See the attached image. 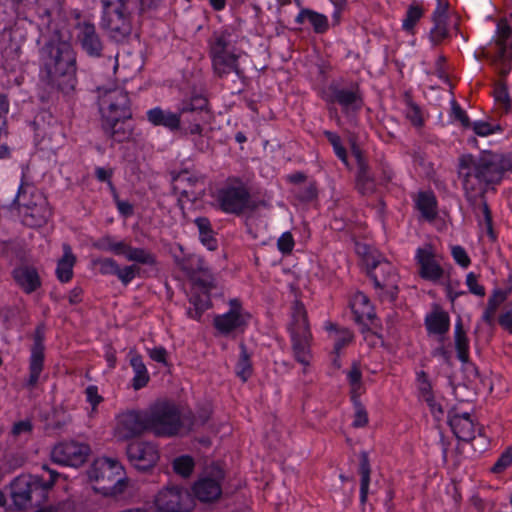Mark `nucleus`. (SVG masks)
I'll list each match as a JSON object with an SVG mask.
<instances>
[{"instance_id":"1","label":"nucleus","mask_w":512,"mask_h":512,"mask_svg":"<svg viewBox=\"0 0 512 512\" xmlns=\"http://www.w3.org/2000/svg\"><path fill=\"white\" fill-rule=\"evenodd\" d=\"M41 79L64 93L75 89L76 53L70 42L52 38L40 49Z\"/></svg>"},{"instance_id":"2","label":"nucleus","mask_w":512,"mask_h":512,"mask_svg":"<svg viewBox=\"0 0 512 512\" xmlns=\"http://www.w3.org/2000/svg\"><path fill=\"white\" fill-rule=\"evenodd\" d=\"M50 473V479L44 480L41 476L21 475L11 483V499L15 509L25 511L40 507L48 496L59 473L43 466Z\"/></svg>"},{"instance_id":"3","label":"nucleus","mask_w":512,"mask_h":512,"mask_svg":"<svg viewBox=\"0 0 512 512\" xmlns=\"http://www.w3.org/2000/svg\"><path fill=\"white\" fill-rule=\"evenodd\" d=\"M512 162H459L458 174L466 194L483 192L485 185L499 183Z\"/></svg>"},{"instance_id":"4","label":"nucleus","mask_w":512,"mask_h":512,"mask_svg":"<svg viewBox=\"0 0 512 512\" xmlns=\"http://www.w3.org/2000/svg\"><path fill=\"white\" fill-rule=\"evenodd\" d=\"M87 475L89 480L95 483L94 489L104 495L121 494L127 486L123 466L111 458L96 459L88 469Z\"/></svg>"},{"instance_id":"5","label":"nucleus","mask_w":512,"mask_h":512,"mask_svg":"<svg viewBox=\"0 0 512 512\" xmlns=\"http://www.w3.org/2000/svg\"><path fill=\"white\" fill-rule=\"evenodd\" d=\"M232 34L227 30L215 31L208 40L209 55L212 61L214 73L223 78L234 72L237 76L242 75L239 68V56L232 45Z\"/></svg>"},{"instance_id":"6","label":"nucleus","mask_w":512,"mask_h":512,"mask_svg":"<svg viewBox=\"0 0 512 512\" xmlns=\"http://www.w3.org/2000/svg\"><path fill=\"white\" fill-rule=\"evenodd\" d=\"M148 431L158 437H172L182 429L184 422L176 404L156 401L146 409Z\"/></svg>"},{"instance_id":"7","label":"nucleus","mask_w":512,"mask_h":512,"mask_svg":"<svg viewBox=\"0 0 512 512\" xmlns=\"http://www.w3.org/2000/svg\"><path fill=\"white\" fill-rule=\"evenodd\" d=\"M367 274L373 280L378 296L383 301L394 302L398 295L399 276L393 265L386 260H377L372 255L364 257Z\"/></svg>"},{"instance_id":"8","label":"nucleus","mask_w":512,"mask_h":512,"mask_svg":"<svg viewBox=\"0 0 512 512\" xmlns=\"http://www.w3.org/2000/svg\"><path fill=\"white\" fill-rule=\"evenodd\" d=\"M292 318L290 334L294 358L302 365L308 366L311 359L310 342L312 335L307 313L302 303L296 302L294 304Z\"/></svg>"},{"instance_id":"9","label":"nucleus","mask_w":512,"mask_h":512,"mask_svg":"<svg viewBox=\"0 0 512 512\" xmlns=\"http://www.w3.org/2000/svg\"><path fill=\"white\" fill-rule=\"evenodd\" d=\"M178 113L181 115L183 124L188 123L184 128L185 133L201 134L202 123L208 122L210 118L208 99L202 93L193 92L181 101Z\"/></svg>"},{"instance_id":"10","label":"nucleus","mask_w":512,"mask_h":512,"mask_svg":"<svg viewBox=\"0 0 512 512\" xmlns=\"http://www.w3.org/2000/svg\"><path fill=\"white\" fill-rule=\"evenodd\" d=\"M98 105L102 119H114V117L131 118V101L129 94L122 88H107L98 86Z\"/></svg>"},{"instance_id":"11","label":"nucleus","mask_w":512,"mask_h":512,"mask_svg":"<svg viewBox=\"0 0 512 512\" xmlns=\"http://www.w3.org/2000/svg\"><path fill=\"white\" fill-rule=\"evenodd\" d=\"M175 263L202 290L210 292L216 288L215 278L201 256L190 254L182 258L175 257Z\"/></svg>"},{"instance_id":"12","label":"nucleus","mask_w":512,"mask_h":512,"mask_svg":"<svg viewBox=\"0 0 512 512\" xmlns=\"http://www.w3.org/2000/svg\"><path fill=\"white\" fill-rule=\"evenodd\" d=\"M134 6L128 4L118 5L117 8L104 9L101 26L111 38L122 41L131 33L129 16L134 11Z\"/></svg>"},{"instance_id":"13","label":"nucleus","mask_w":512,"mask_h":512,"mask_svg":"<svg viewBox=\"0 0 512 512\" xmlns=\"http://www.w3.org/2000/svg\"><path fill=\"white\" fill-rule=\"evenodd\" d=\"M26 189L23 186L19 187L18 194L14 199V204H17L19 213L22 217V222L29 227H41L47 223L51 216V209L48 207L46 201L38 196L39 202L25 201Z\"/></svg>"},{"instance_id":"14","label":"nucleus","mask_w":512,"mask_h":512,"mask_svg":"<svg viewBox=\"0 0 512 512\" xmlns=\"http://www.w3.org/2000/svg\"><path fill=\"white\" fill-rule=\"evenodd\" d=\"M216 199L222 211L239 215L249 207L250 193L243 183L237 182L219 189Z\"/></svg>"},{"instance_id":"15","label":"nucleus","mask_w":512,"mask_h":512,"mask_svg":"<svg viewBox=\"0 0 512 512\" xmlns=\"http://www.w3.org/2000/svg\"><path fill=\"white\" fill-rule=\"evenodd\" d=\"M157 512H190L193 507V499L190 493L178 486H169L155 497Z\"/></svg>"},{"instance_id":"16","label":"nucleus","mask_w":512,"mask_h":512,"mask_svg":"<svg viewBox=\"0 0 512 512\" xmlns=\"http://www.w3.org/2000/svg\"><path fill=\"white\" fill-rule=\"evenodd\" d=\"M323 99L327 103L339 104L344 112L356 111L362 106V96L357 84H351L346 88L333 82L324 92Z\"/></svg>"},{"instance_id":"17","label":"nucleus","mask_w":512,"mask_h":512,"mask_svg":"<svg viewBox=\"0 0 512 512\" xmlns=\"http://www.w3.org/2000/svg\"><path fill=\"white\" fill-rule=\"evenodd\" d=\"M89 454L90 447L87 444L69 441L57 444L51 452V458L57 464L78 467L85 463Z\"/></svg>"},{"instance_id":"18","label":"nucleus","mask_w":512,"mask_h":512,"mask_svg":"<svg viewBox=\"0 0 512 512\" xmlns=\"http://www.w3.org/2000/svg\"><path fill=\"white\" fill-rule=\"evenodd\" d=\"M126 454L130 463L139 471H148L159 460L157 446L148 441H133L127 445Z\"/></svg>"},{"instance_id":"19","label":"nucleus","mask_w":512,"mask_h":512,"mask_svg":"<svg viewBox=\"0 0 512 512\" xmlns=\"http://www.w3.org/2000/svg\"><path fill=\"white\" fill-rule=\"evenodd\" d=\"M225 477L224 471L219 466H213L210 472L200 478L193 486L195 496L201 502H213L222 494L221 482Z\"/></svg>"},{"instance_id":"20","label":"nucleus","mask_w":512,"mask_h":512,"mask_svg":"<svg viewBox=\"0 0 512 512\" xmlns=\"http://www.w3.org/2000/svg\"><path fill=\"white\" fill-rule=\"evenodd\" d=\"M116 431L121 439H130L148 431L146 410H130L119 414Z\"/></svg>"},{"instance_id":"21","label":"nucleus","mask_w":512,"mask_h":512,"mask_svg":"<svg viewBox=\"0 0 512 512\" xmlns=\"http://www.w3.org/2000/svg\"><path fill=\"white\" fill-rule=\"evenodd\" d=\"M249 318V314L242 312L239 301L232 299L230 310L225 314L217 315L214 318V326L221 334L227 335L237 329H243Z\"/></svg>"},{"instance_id":"22","label":"nucleus","mask_w":512,"mask_h":512,"mask_svg":"<svg viewBox=\"0 0 512 512\" xmlns=\"http://www.w3.org/2000/svg\"><path fill=\"white\" fill-rule=\"evenodd\" d=\"M77 40L82 50L90 57H102L104 44L93 23L83 21L77 24Z\"/></svg>"},{"instance_id":"23","label":"nucleus","mask_w":512,"mask_h":512,"mask_svg":"<svg viewBox=\"0 0 512 512\" xmlns=\"http://www.w3.org/2000/svg\"><path fill=\"white\" fill-rule=\"evenodd\" d=\"M44 326L39 325L35 329L34 343L31 347V355L29 360V378L27 385L34 387L44 366Z\"/></svg>"},{"instance_id":"24","label":"nucleus","mask_w":512,"mask_h":512,"mask_svg":"<svg viewBox=\"0 0 512 512\" xmlns=\"http://www.w3.org/2000/svg\"><path fill=\"white\" fill-rule=\"evenodd\" d=\"M416 260L420 266L419 275L432 282L440 280L444 275V269L437 262L431 246L418 248Z\"/></svg>"},{"instance_id":"25","label":"nucleus","mask_w":512,"mask_h":512,"mask_svg":"<svg viewBox=\"0 0 512 512\" xmlns=\"http://www.w3.org/2000/svg\"><path fill=\"white\" fill-rule=\"evenodd\" d=\"M448 424L458 440L468 442L475 439V424L469 413L457 414L453 410L449 411Z\"/></svg>"},{"instance_id":"26","label":"nucleus","mask_w":512,"mask_h":512,"mask_svg":"<svg viewBox=\"0 0 512 512\" xmlns=\"http://www.w3.org/2000/svg\"><path fill=\"white\" fill-rule=\"evenodd\" d=\"M147 120L154 126H163L171 132L181 129L182 119L179 113L155 107L146 112Z\"/></svg>"},{"instance_id":"27","label":"nucleus","mask_w":512,"mask_h":512,"mask_svg":"<svg viewBox=\"0 0 512 512\" xmlns=\"http://www.w3.org/2000/svg\"><path fill=\"white\" fill-rule=\"evenodd\" d=\"M12 276L17 285L26 294H31L41 287V279L38 271L32 266H19L13 270Z\"/></svg>"},{"instance_id":"28","label":"nucleus","mask_w":512,"mask_h":512,"mask_svg":"<svg viewBox=\"0 0 512 512\" xmlns=\"http://www.w3.org/2000/svg\"><path fill=\"white\" fill-rule=\"evenodd\" d=\"M131 118L114 117V119H102V128L105 134L117 142H122L132 134L129 123Z\"/></svg>"},{"instance_id":"29","label":"nucleus","mask_w":512,"mask_h":512,"mask_svg":"<svg viewBox=\"0 0 512 512\" xmlns=\"http://www.w3.org/2000/svg\"><path fill=\"white\" fill-rule=\"evenodd\" d=\"M425 326L430 334L444 335L449 331L450 318L448 313L435 310L425 318Z\"/></svg>"},{"instance_id":"30","label":"nucleus","mask_w":512,"mask_h":512,"mask_svg":"<svg viewBox=\"0 0 512 512\" xmlns=\"http://www.w3.org/2000/svg\"><path fill=\"white\" fill-rule=\"evenodd\" d=\"M352 309L357 322L363 323L365 320L373 321L375 313L368 296L362 292L355 294L352 300Z\"/></svg>"},{"instance_id":"31","label":"nucleus","mask_w":512,"mask_h":512,"mask_svg":"<svg viewBox=\"0 0 512 512\" xmlns=\"http://www.w3.org/2000/svg\"><path fill=\"white\" fill-rule=\"evenodd\" d=\"M356 188L362 195H368L375 190V179L370 173L367 162H356Z\"/></svg>"},{"instance_id":"32","label":"nucleus","mask_w":512,"mask_h":512,"mask_svg":"<svg viewBox=\"0 0 512 512\" xmlns=\"http://www.w3.org/2000/svg\"><path fill=\"white\" fill-rule=\"evenodd\" d=\"M63 256L57 263L56 275L59 281L68 282L73 277V266L76 258L68 244L63 245Z\"/></svg>"},{"instance_id":"33","label":"nucleus","mask_w":512,"mask_h":512,"mask_svg":"<svg viewBox=\"0 0 512 512\" xmlns=\"http://www.w3.org/2000/svg\"><path fill=\"white\" fill-rule=\"evenodd\" d=\"M305 21H309L316 33H324L329 27L328 18L325 15L310 9H302L295 18V22L299 25Z\"/></svg>"},{"instance_id":"34","label":"nucleus","mask_w":512,"mask_h":512,"mask_svg":"<svg viewBox=\"0 0 512 512\" xmlns=\"http://www.w3.org/2000/svg\"><path fill=\"white\" fill-rule=\"evenodd\" d=\"M359 474L360 480V501L362 504L366 503L370 484L371 467L369 462L368 453L362 451L359 454Z\"/></svg>"},{"instance_id":"35","label":"nucleus","mask_w":512,"mask_h":512,"mask_svg":"<svg viewBox=\"0 0 512 512\" xmlns=\"http://www.w3.org/2000/svg\"><path fill=\"white\" fill-rule=\"evenodd\" d=\"M454 341L458 359L462 363H467L469 361V339L463 328L461 319L455 324Z\"/></svg>"},{"instance_id":"36","label":"nucleus","mask_w":512,"mask_h":512,"mask_svg":"<svg viewBox=\"0 0 512 512\" xmlns=\"http://www.w3.org/2000/svg\"><path fill=\"white\" fill-rule=\"evenodd\" d=\"M495 45L498 48L500 57H505L508 49L512 46V29L504 20L499 21L497 24Z\"/></svg>"},{"instance_id":"37","label":"nucleus","mask_w":512,"mask_h":512,"mask_svg":"<svg viewBox=\"0 0 512 512\" xmlns=\"http://www.w3.org/2000/svg\"><path fill=\"white\" fill-rule=\"evenodd\" d=\"M416 207L427 220H433L437 215V202L432 192H419Z\"/></svg>"},{"instance_id":"38","label":"nucleus","mask_w":512,"mask_h":512,"mask_svg":"<svg viewBox=\"0 0 512 512\" xmlns=\"http://www.w3.org/2000/svg\"><path fill=\"white\" fill-rule=\"evenodd\" d=\"M123 251L122 255H124L128 261L151 266L156 264L155 255L144 248H134L126 243Z\"/></svg>"},{"instance_id":"39","label":"nucleus","mask_w":512,"mask_h":512,"mask_svg":"<svg viewBox=\"0 0 512 512\" xmlns=\"http://www.w3.org/2000/svg\"><path fill=\"white\" fill-rule=\"evenodd\" d=\"M130 365L135 373L133 378V388L139 390L147 385L149 374L140 355H134L130 359Z\"/></svg>"},{"instance_id":"40","label":"nucleus","mask_w":512,"mask_h":512,"mask_svg":"<svg viewBox=\"0 0 512 512\" xmlns=\"http://www.w3.org/2000/svg\"><path fill=\"white\" fill-rule=\"evenodd\" d=\"M9 111V102L7 96L0 94V136L7 133V114ZM10 148L5 144H0V159L10 157Z\"/></svg>"},{"instance_id":"41","label":"nucleus","mask_w":512,"mask_h":512,"mask_svg":"<svg viewBox=\"0 0 512 512\" xmlns=\"http://www.w3.org/2000/svg\"><path fill=\"white\" fill-rule=\"evenodd\" d=\"M252 364L250 360V354L248 353L247 347L244 343L240 344V356L238 362L235 367L236 375L242 379V381H247L248 378L252 375Z\"/></svg>"},{"instance_id":"42","label":"nucleus","mask_w":512,"mask_h":512,"mask_svg":"<svg viewBox=\"0 0 512 512\" xmlns=\"http://www.w3.org/2000/svg\"><path fill=\"white\" fill-rule=\"evenodd\" d=\"M506 299V293L502 291L501 289H496L493 291L492 295L489 297L487 302V307L483 313V320L491 325L494 320L495 312L498 308V306L504 302Z\"/></svg>"},{"instance_id":"43","label":"nucleus","mask_w":512,"mask_h":512,"mask_svg":"<svg viewBox=\"0 0 512 512\" xmlns=\"http://www.w3.org/2000/svg\"><path fill=\"white\" fill-rule=\"evenodd\" d=\"M173 180L186 182L190 186L198 188V194H203L205 191V176L200 174H191L187 170L179 172L173 177Z\"/></svg>"},{"instance_id":"44","label":"nucleus","mask_w":512,"mask_h":512,"mask_svg":"<svg viewBox=\"0 0 512 512\" xmlns=\"http://www.w3.org/2000/svg\"><path fill=\"white\" fill-rule=\"evenodd\" d=\"M126 242H115L111 236H104L93 243V246L102 251H109L115 255H122Z\"/></svg>"},{"instance_id":"45","label":"nucleus","mask_w":512,"mask_h":512,"mask_svg":"<svg viewBox=\"0 0 512 512\" xmlns=\"http://www.w3.org/2000/svg\"><path fill=\"white\" fill-rule=\"evenodd\" d=\"M205 292V295H192L190 297V303L194 306V309L188 310L189 317L193 319H199L202 315V313L208 308L210 298H209V292Z\"/></svg>"},{"instance_id":"46","label":"nucleus","mask_w":512,"mask_h":512,"mask_svg":"<svg viewBox=\"0 0 512 512\" xmlns=\"http://www.w3.org/2000/svg\"><path fill=\"white\" fill-rule=\"evenodd\" d=\"M422 16L423 8L419 4L410 5L402 22L403 29L411 31Z\"/></svg>"},{"instance_id":"47","label":"nucleus","mask_w":512,"mask_h":512,"mask_svg":"<svg viewBox=\"0 0 512 512\" xmlns=\"http://www.w3.org/2000/svg\"><path fill=\"white\" fill-rule=\"evenodd\" d=\"M294 197L301 203H309L317 198V187L315 182H309L304 188L295 187L292 190Z\"/></svg>"},{"instance_id":"48","label":"nucleus","mask_w":512,"mask_h":512,"mask_svg":"<svg viewBox=\"0 0 512 512\" xmlns=\"http://www.w3.org/2000/svg\"><path fill=\"white\" fill-rule=\"evenodd\" d=\"M351 400L354 405L355 413H354V420H353V427L355 428H361L365 427L368 424V414L366 411V408L361 403L359 396H351Z\"/></svg>"},{"instance_id":"49","label":"nucleus","mask_w":512,"mask_h":512,"mask_svg":"<svg viewBox=\"0 0 512 512\" xmlns=\"http://www.w3.org/2000/svg\"><path fill=\"white\" fill-rule=\"evenodd\" d=\"M174 471L182 477H188L194 469L193 458L188 455L177 457L173 461Z\"/></svg>"},{"instance_id":"50","label":"nucleus","mask_w":512,"mask_h":512,"mask_svg":"<svg viewBox=\"0 0 512 512\" xmlns=\"http://www.w3.org/2000/svg\"><path fill=\"white\" fill-rule=\"evenodd\" d=\"M347 378L351 386V396H360L362 373L357 363H353L351 369L347 373Z\"/></svg>"},{"instance_id":"51","label":"nucleus","mask_w":512,"mask_h":512,"mask_svg":"<svg viewBox=\"0 0 512 512\" xmlns=\"http://www.w3.org/2000/svg\"><path fill=\"white\" fill-rule=\"evenodd\" d=\"M433 23H434V26L430 30L429 38H430L431 43L434 46H437L440 43H442V41L444 39H446L448 37L449 31L447 28V23H438V22H433Z\"/></svg>"},{"instance_id":"52","label":"nucleus","mask_w":512,"mask_h":512,"mask_svg":"<svg viewBox=\"0 0 512 512\" xmlns=\"http://www.w3.org/2000/svg\"><path fill=\"white\" fill-rule=\"evenodd\" d=\"M512 464V447H508L491 467V472L500 474Z\"/></svg>"},{"instance_id":"53","label":"nucleus","mask_w":512,"mask_h":512,"mask_svg":"<svg viewBox=\"0 0 512 512\" xmlns=\"http://www.w3.org/2000/svg\"><path fill=\"white\" fill-rule=\"evenodd\" d=\"M324 134H325L327 140L329 141V143L332 145L336 156L340 160H346V158H347L346 149L342 145L341 138L336 133L331 132V131H325Z\"/></svg>"},{"instance_id":"54","label":"nucleus","mask_w":512,"mask_h":512,"mask_svg":"<svg viewBox=\"0 0 512 512\" xmlns=\"http://www.w3.org/2000/svg\"><path fill=\"white\" fill-rule=\"evenodd\" d=\"M139 271V267L136 265L125 266L124 268H120L116 271V276L122 282L123 285H128L135 277L136 273Z\"/></svg>"},{"instance_id":"55","label":"nucleus","mask_w":512,"mask_h":512,"mask_svg":"<svg viewBox=\"0 0 512 512\" xmlns=\"http://www.w3.org/2000/svg\"><path fill=\"white\" fill-rule=\"evenodd\" d=\"M451 116L454 120L459 121L464 128L471 126L468 115L455 100L451 102Z\"/></svg>"},{"instance_id":"56","label":"nucleus","mask_w":512,"mask_h":512,"mask_svg":"<svg viewBox=\"0 0 512 512\" xmlns=\"http://www.w3.org/2000/svg\"><path fill=\"white\" fill-rule=\"evenodd\" d=\"M466 285L470 293L479 297L485 296V288L482 285L478 284V275H476L475 273L470 272L467 274Z\"/></svg>"},{"instance_id":"57","label":"nucleus","mask_w":512,"mask_h":512,"mask_svg":"<svg viewBox=\"0 0 512 512\" xmlns=\"http://www.w3.org/2000/svg\"><path fill=\"white\" fill-rule=\"evenodd\" d=\"M451 253L456 263L461 267L467 268L470 265L471 260L463 247L458 245L453 246Z\"/></svg>"},{"instance_id":"58","label":"nucleus","mask_w":512,"mask_h":512,"mask_svg":"<svg viewBox=\"0 0 512 512\" xmlns=\"http://www.w3.org/2000/svg\"><path fill=\"white\" fill-rule=\"evenodd\" d=\"M277 247L283 254H289L294 247V239L290 232L283 233L278 241Z\"/></svg>"},{"instance_id":"59","label":"nucleus","mask_w":512,"mask_h":512,"mask_svg":"<svg viewBox=\"0 0 512 512\" xmlns=\"http://www.w3.org/2000/svg\"><path fill=\"white\" fill-rule=\"evenodd\" d=\"M406 117L415 127H421L423 125V118L420 108L413 103L409 104L406 111Z\"/></svg>"},{"instance_id":"60","label":"nucleus","mask_w":512,"mask_h":512,"mask_svg":"<svg viewBox=\"0 0 512 512\" xmlns=\"http://www.w3.org/2000/svg\"><path fill=\"white\" fill-rule=\"evenodd\" d=\"M353 335L349 330H343L334 340V352L339 353L341 349L352 341Z\"/></svg>"},{"instance_id":"61","label":"nucleus","mask_w":512,"mask_h":512,"mask_svg":"<svg viewBox=\"0 0 512 512\" xmlns=\"http://www.w3.org/2000/svg\"><path fill=\"white\" fill-rule=\"evenodd\" d=\"M97 263L99 265V271L105 275H115L119 266L117 262L112 258L101 259Z\"/></svg>"},{"instance_id":"62","label":"nucleus","mask_w":512,"mask_h":512,"mask_svg":"<svg viewBox=\"0 0 512 512\" xmlns=\"http://www.w3.org/2000/svg\"><path fill=\"white\" fill-rule=\"evenodd\" d=\"M419 378H423L422 383L420 385V391L425 400L428 402L429 406L433 409L435 403L433 396L431 394V386L430 383L427 381L426 374L424 372H421Z\"/></svg>"},{"instance_id":"63","label":"nucleus","mask_w":512,"mask_h":512,"mask_svg":"<svg viewBox=\"0 0 512 512\" xmlns=\"http://www.w3.org/2000/svg\"><path fill=\"white\" fill-rule=\"evenodd\" d=\"M87 401L92 405L93 409L97 407L103 400L102 396L98 394V388L90 385L85 390Z\"/></svg>"},{"instance_id":"64","label":"nucleus","mask_w":512,"mask_h":512,"mask_svg":"<svg viewBox=\"0 0 512 512\" xmlns=\"http://www.w3.org/2000/svg\"><path fill=\"white\" fill-rule=\"evenodd\" d=\"M32 431V423L29 420H22L16 422L11 430L13 436L18 437L25 433H30Z\"/></svg>"}]
</instances>
